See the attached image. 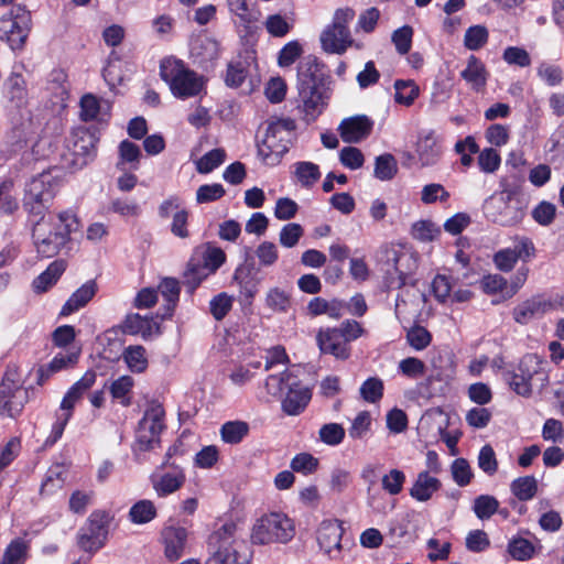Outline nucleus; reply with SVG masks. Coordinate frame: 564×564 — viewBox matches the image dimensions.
<instances>
[{
  "label": "nucleus",
  "instance_id": "nucleus-23",
  "mask_svg": "<svg viewBox=\"0 0 564 564\" xmlns=\"http://www.w3.org/2000/svg\"><path fill=\"white\" fill-rule=\"evenodd\" d=\"M229 12L235 17L236 25L246 33L259 22L261 12L250 7L248 0H227Z\"/></svg>",
  "mask_w": 564,
  "mask_h": 564
},
{
  "label": "nucleus",
  "instance_id": "nucleus-54",
  "mask_svg": "<svg viewBox=\"0 0 564 564\" xmlns=\"http://www.w3.org/2000/svg\"><path fill=\"white\" fill-rule=\"evenodd\" d=\"M405 474L397 468L389 470L381 478L382 489L391 496H397L403 490Z\"/></svg>",
  "mask_w": 564,
  "mask_h": 564
},
{
  "label": "nucleus",
  "instance_id": "nucleus-59",
  "mask_svg": "<svg viewBox=\"0 0 564 564\" xmlns=\"http://www.w3.org/2000/svg\"><path fill=\"white\" fill-rule=\"evenodd\" d=\"M101 111V104L97 97L87 94L80 99V118L84 121L98 120Z\"/></svg>",
  "mask_w": 564,
  "mask_h": 564
},
{
  "label": "nucleus",
  "instance_id": "nucleus-56",
  "mask_svg": "<svg viewBox=\"0 0 564 564\" xmlns=\"http://www.w3.org/2000/svg\"><path fill=\"white\" fill-rule=\"evenodd\" d=\"M395 101L398 104L410 106L419 95V88L413 82L397 80L394 84Z\"/></svg>",
  "mask_w": 564,
  "mask_h": 564
},
{
  "label": "nucleus",
  "instance_id": "nucleus-62",
  "mask_svg": "<svg viewBox=\"0 0 564 564\" xmlns=\"http://www.w3.org/2000/svg\"><path fill=\"white\" fill-rule=\"evenodd\" d=\"M303 53V47L299 41L288 42L279 52L278 64L281 67L291 66Z\"/></svg>",
  "mask_w": 564,
  "mask_h": 564
},
{
  "label": "nucleus",
  "instance_id": "nucleus-61",
  "mask_svg": "<svg viewBox=\"0 0 564 564\" xmlns=\"http://www.w3.org/2000/svg\"><path fill=\"white\" fill-rule=\"evenodd\" d=\"M431 340L432 336L429 330L420 325L411 327L406 333V341L415 350H423Z\"/></svg>",
  "mask_w": 564,
  "mask_h": 564
},
{
  "label": "nucleus",
  "instance_id": "nucleus-14",
  "mask_svg": "<svg viewBox=\"0 0 564 564\" xmlns=\"http://www.w3.org/2000/svg\"><path fill=\"white\" fill-rule=\"evenodd\" d=\"M534 377H540L542 386L546 381V376L541 371L540 361L534 355H527L521 360L517 371L509 373L507 381L510 388L519 395L529 397L532 392V381Z\"/></svg>",
  "mask_w": 564,
  "mask_h": 564
},
{
  "label": "nucleus",
  "instance_id": "nucleus-63",
  "mask_svg": "<svg viewBox=\"0 0 564 564\" xmlns=\"http://www.w3.org/2000/svg\"><path fill=\"white\" fill-rule=\"evenodd\" d=\"M318 467V459L310 453H300L291 460L293 471L308 475L314 473Z\"/></svg>",
  "mask_w": 564,
  "mask_h": 564
},
{
  "label": "nucleus",
  "instance_id": "nucleus-8",
  "mask_svg": "<svg viewBox=\"0 0 564 564\" xmlns=\"http://www.w3.org/2000/svg\"><path fill=\"white\" fill-rule=\"evenodd\" d=\"M96 379V372L88 370L67 390L61 402L59 412L56 414V421L53 423L51 433L45 440V446L54 445L62 437L76 403L95 384Z\"/></svg>",
  "mask_w": 564,
  "mask_h": 564
},
{
  "label": "nucleus",
  "instance_id": "nucleus-64",
  "mask_svg": "<svg viewBox=\"0 0 564 564\" xmlns=\"http://www.w3.org/2000/svg\"><path fill=\"white\" fill-rule=\"evenodd\" d=\"M532 218L541 226H549L556 215V206L550 202H540L531 212Z\"/></svg>",
  "mask_w": 564,
  "mask_h": 564
},
{
  "label": "nucleus",
  "instance_id": "nucleus-30",
  "mask_svg": "<svg viewBox=\"0 0 564 564\" xmlns=\"http://www.w3.org/2000/svg\"><path fill=\"white\" fill-rule=\"evenodd\" d=\"M66 269L63 260L53 261L47 269L33 280L32 286L36 293H44L52 288Z\"/></svg>",
  "mask_w": 564,
  "mask_h": 564
},
{
  "label": "nucleus",
  "instance_id": "nucleus-60",
  "mask_svg": "<svg viewBox=\"0 0 564 564\" xmlns=\"http://www.w3.org/2000/svg\"><path fill=\"white\" fill-rule=\"evenodd\" d=\"M212 273L203 268L200 263H195L193 260L188 263L187 270L184 274V283L188 286L189 291L193 292L203 280H205Z\"/></svg>",
  "mask_w": 564,
  "mask_h": 564
},
{
  "label": "nucleus",
  "instance_id": "nucleus-18",
  "mask_svg": "<svg viewBox=\"0 0 564 564\" xmlns=\"http://www.w3.org/2000/svg\"><path fill=\"white\" fill-rule=\"evenodd\" d=\"M344 529L338 520H324L317 528L316 540L319 550L332 561L341 558Z\"/></svg>",
  "mask_w": 564,
  "mask_h": 564
},
{
  "label": "nucleus",
  "instance_id": "nucleus-48",
  "mask_svg": "<svg viewBox=\"0 0 564 564\" xmlns=\"http://www.w3.org/2000/svg\"><path fill=\"white\" fill-rule=\"evenodd\" d=\"M411 234L414 239L431 242L441 235V229L430 220H420L413 224Z\"/></svg>",
  "mask_w": 564,
  "mask_h": 564
},
{
  "label": "nucleus",
  "instance_id": "nucleus-39",
  "mask_svg": "<svg viewBox=\"0 0 564 564\" xmlns=\"http://www.w3.org/2000/svg\"><path fill=\"white\" fill-rule=\"evenodd\" d=\"M398 172V164L394 156L390 153H384L376 158L375 161V177L380 181H390Z\"/></svg>",
  "mask_w": 564,
  "mask_h": 564
},
{
  "label": "nucleus",
  "instance_id": "nucleus-15",
  "mask_svg": "<svg viewBox=\"0 0 564 564\" xmlns=\"http://www.w3.org/2000/svg\"><path fill=\"white\" fill-rule=\"evenodd\" d=\"M96 140L94 134L85 129H76L72 131L66 140V149L68 153H63L64 166H77L86 163L88 158L95 153Z\"/></svg>",
  "mask_w": 564,
  "mask_h": 564
},
{
  "label": "nucleus",
  "instance_id": "nucleus-10",
  "mask_svg": "<svg viewBox=\"0 0 564 564\" xmlns=\"http://www.w3.org/2000/svg\"><path fill=\"white\" fill-rule=\"evenodd\" d=\"M355 18V11L350 8L337 9L333 21L321 34L322 48L330 54H343L350 46L360 48V44H355L348 24Z\"/></svg>",
  "mask_w": 564,
  "mask_h": 564
},
{
  "label": "nucleus",
  "instance_id": "nucleus-1",
  "mask_svg": "<svg viewBox=\"0 0 564 564\" xmlns=\"http://www.w3.org/2000/svg\"><path fill=\"white\" fill-rule=\"evenodd\" d=\"M55 172L56 169L43 171L24 186L23 208L32 226L34 246L42 258L57 254L79 226L77 217L69 210L48 214L50 203L61 185V178Z\"/></svg>",
  "mask_w": 564,
  "mask_h": 564
},
{
  "label": "nucleus",
  "instance_id": "nucleus-16",
  "mask_svg": "<svg viewBox=\"0 0 564 564\" xmlns=\"http://www.w3.org/2000/svg\"><path fill=\"white\" fill-rule=\"evenodd\" d=\"M108 516L101 511L93 512L78 532V545L86 552H96L108 536Z\"/></svg>",
  "mask_w": 564,
  "mask_h": 564
},
{
  "label": "nucleus",
  "instance_id": "nucleus-3",
  "mask_svg": "<svg viewBox=\"0 0 564 564\" xmlns=\"http://www.w3.org/2000/svg\"><path fill=\"white\" fill-rule=\"evenodd\" d=\"M264 388L267 393L272 397H281L285 391L281 408L285 414L292 416L304 412L312 399V390L301 383L289 369L270 375L265 379Z\"/></svg>",
  "mask_w": 564,
  "mask_h": 564
},
{
  "label": "nucleus",
  "instance_id": "nucleus-29",
  "mask_svg": "<svg viewBox=\"0 0 564 564\" xmlns=\"http://www.w3.org/2000/svg\"><path fill=\"white\" fill-rule=\"evenodd\" d=\"M141 158V150L135 143L123 140L119 144L117 169L119 171H137Z\"/></svg>",
  "mask_w": 564,
  "mask_h": 564
},
{
  "label": "nucleus",
  "instance_id": "nucleus-27",
  "mask_svg": "<svg viewBox=\"0 0 564 564\" xmlns=\"http://www.w3.org/2000/svg\"><path fill=\"white\" fill-rule=\"evenodd\" d=\"M460 77L475 91H481L487 84L488 72L485 64L475 55L467 58L466 67L460 72Z\"/></svg>",
  "mask_w": 564,
  "mask_h": 564
},
{
  "label": "nucleus",
  "instance_id": "nucleus-24",
  "mask_svg": "<svg viewBox=\"0 0 564 564\" xmlns=\"http://www.w3.org/2000/svg\"><path fill=\"white\" fill-rule=\"evenodd\" d=\"M343 336L336 328L321 330L317 335V344L322 352L330 354L337 359H347L349 346Z\"/></svg>",
  "mask_w": 564,
  "mask_h": 564
},
{
  "label": "nucleus",
  "instance_id": "nucleus-31",
  "mask_svg": "<svg viewBox=\"0 0 564 564\" xmlns=\"http://www.w3.org/2000/svg\"><path fill=\"white\" fill-rule=\"evenodd\" d=\"M29 541L15 538L6 546L0 564H25L29 558Z\"/></svg>",
  "mask_w": 564,
  "mask_h": 564
},
{
  "label": "nucleus",
  "instance_id": "nucleus-46",
  "mask_svg": "<svg viewBox=\"0 0 564 564\" xmlns=\"http://www.w3.org/2000/svg\"><path fill=\"white\" fill-rule=\"evenodd\" d=\"M65 481V469L62 465L52 466L42 482V494H53L57 489H61Z\"/></svg>",
  "mask_w": 564,
  "mask_h": 564
},
{
  "label": "nucleus",
  "instance_id": "nucleus-44",
  "mask_svg": "<svg viewBox=\"0 0 564 564\" xmlns=\"http://www.w3.org/2000/svg\"><path fill=\"white\" fill-rule=\"evenodd\" d=\"M534 552V545L524 538H513L508 543V553L517 561H528Z\"/></svg>",
  "mask_w": 564,
  "mask_h": 564
},
{
  "label": "nucleus",
  "instance_id": "nucleus-49",
  "mask_svg": "<svg viewBox=\"0 0 564 564\" xmlns=\"http://www.w3.org/2000/svg\"><path fill=\"white\" fill-rule=\"evenodd\" d=\"M226 152L224 149H213L204 154L196 163V169L202 174H207L224 163Z\"/></svg>",
  "mask_w": 564,
  "mask_h": 564
},
{
  "label": "nucleus",
  "instance_id": "nucleus-55",
  "mask_svg": "<svg viewBox=\"0 0 564 564\" xmlns=\"http://www.w3.org/2000/svg\"><path fill=\"white\" fill-rule=\"evenodd\" d=\"M303 235L304 229L300 224L289 223L281 228L279 242L284 248H294Z\"/></svg>",
  "mask_w": 564,
  "mask_h": 564
},
{
  "label": "nucleus",
  "instance_id": "nucleus-26",
  "mask_svg": "<svg viewBox=\"0 0 564 564\" xmlns=\"http://www.w3.org/2000/svg\"><path fill=\"white\" fill-rule=\"evenodd\" d=\"M50 141L46 138H41L36 142L17 141L13 144L12 152L14 155H19L23 165H29L33 161L44 159L48 156L45 149L50 145Z\"/></svg>",
  "mask_w": 564,
  "mask_h": 564
},
{
  "label": "nucleus",
  "instance_id": "nucleus-12",
  "mask_svg": "<svg viewBox=\"0 0 564 564\" xmlns=\"http://www.w3.org/2000/svg\"><path fill=\"white\" fill-rule=\"evenodd\" d=\"M165 412L161 404L152 403L145 410L137 430L135 446L139 451H149L160 443V435L165 427Z\"/></svg>",
  "mask_w": 564,
  "mask_h": 564
},
{
  "label": "nucleus",
  "instance_id": "nucleus-9",
  "mask_svg": "<svg viewBox=\"0 0 564 564\" xmlns=\"http://www.w3.org/2000/svg\"><path fill=\"white\" fill-rule=\"evenodd\" d=\"M237 525L234 522H226L218 528L209 538V545L214 551L205 564H245L246 556L240 554L241 542L236 539Z\"/></svg>",
  "mask_w": 564,
  "mask_h": 564
},
{
  "label": "nucleus",
  "instance_id": "nucleus-25",
  "mask_svg": "<svg viewBox=\"0 0 564 564\" xmlns=\"http://www.w3.org/2000/svg\"><path fill=\"white\" fill-rule=\"evenodd\" d=\"M442 487L441 480L430 471H420L410 488V496L420 502L430 500Z\"/></svg>",
  "mask_w": 564,
  "mask_h": 564
},
{
  "label": "nucleus",
  "instance_id": "nucleus-41",
  "mask_svg": "<svg viewBox=\"0 0 564 564\" xmlns=\"http://www.w3.org/2000/svg\"><path fill=\"white\" fill-rule=\"evenodd\" d=\"M488 37L489 33L486 26L473 25L465 32L464 45L470 51H478L488 42Z\"/></svg>",
  "mask_w": 564,
  "mask_h": 564
},
{
  "label": "nucleus",
  "instance_id": "nucleus-52",
  "mask_svg": "<svg viewBox=\"0 0 564 564\" xmlns=\"http://www.w3.org/2000/svg\"><path fill=\"white\" fill-rule=\"evenodd\" d=\"M372 419L368 411L359 412L348 429V435L352 440H362L371 429Z\"/></svg>",
  "mask_w": 564,
  "mask_h": 564
},
{
  "label": "nucleus",
  "instance_id": "nucleus-47",
  "mask_svg": "<svg viewBox=\"0 0 564 564\" xmlns=\"http://www.w3.org/2000/svg\"><path fill=\"white\" fill-rule=\"evenodd\" d=\"M267 32L274 37L285 36L293 28V22L279 13L271 14L264 22Z\"/></svg>",
  "mask_w": 564,
  "mask_h": 564
},
{
  "label": "nucleus",
  "instance_id": "nucleus-28",
  "mask_svg": "<svg viewBox=\"0 0 564 564\" xmlns=\"http://www.w3.org/2000/svg\"><path fill=\"white\" fill-rule=\"evenodd\" d=\"M97 284L94 280H89L78 288L65 302L61 310V315L68 316L74 312L86 306L97 293Z\"/></svg>",
  "mask_w": 564,
  "mask_h": 564
},
{
  "label": "nucleus",
  "instance_id": "nucleus-6",
  "mask_svg": "<svg viewBox=\"0 0 564 564\" xmlns=\"http://www.w3.org/2000/svg\"><path fill=\"white\" fill-rule=\"evenodd\" d=\"M293 519L281 511H271L257 518L250 529L253 545L286 544L295 536Z\"/></svg>",
  "mask_w": 564,
  "mask_h": 564
},
{
  "label": "nucleus",
  "instance_id": "nucleus-2",
  "mask_svg": "<svg viewBox=\"0 0 564 564\" xmlns=\"http://www.w3.org/2000/svg\"><path fill=\"white\" fill-rule=\"evenodd\" d=\"M297 109L306 122L315 121L325 110L329 91L317 75L315 58L301 63L297 69Z\"/></svg>",
  "mask_w": 564,
  "mask_h": 564
},
{
  "label": "nucleus",
  "instance_id": "nucleus-33",
  "mask_svg": "<svg viewBox=\"0 0 564 564\" xmlns=\"http://www.w3.org/2000/svg\"><path fill=\"white\" fill-rule=\"evenodd\" d=\"M249 431V424L245 421H228L220 427V437L224 443L235 445L241 443Z\"/></svg>",
  "mask_w": 564,
  "mask_h": 564
},
{
  "label": "nucleus",
  "instance_id": "nucleus-13",
  "mask_svg": "<svg viewBox=\"0 0 564 564\" xmlns=\"http://www.w3.org/2000/svg\"><path fill=\"white\" fill-rule=\"evenodd\" d=\"M28 402V390L23 389L18 375L8 371L0 383V415L17 417Z\"/></svg>",
  "mask_w": 564,
  "mask_h": 564
},
{
  "label": "nucleus",
  "instance_id": "nucleus-20",
  "mask_svg": "<svg viewBox=\"0 0 564 564\" xmlns=\"http://www.w3.org/2000/svg\"><path fill=\"white\" fill-rule=\"evenodd\" d=\"M373 128V121L365 115H357L341 120L338 132L346 143H359L367 139Z\"/></svg>",
  "mask_w": 564,
  "mask_h": 564
},
{
  "label": "nucleus",
  "instance_id": "nucleus-45",
  "mask_svg": "<svg viewBox=\"0 0 564 564\" xmlns=\"http://www.w3.org/2000/svg\"><path fill=\"white\" fill-rule=\"evenodd\" d=\"M134 386V380L130 376H121L110 386V393L113 399L120 400L121 404L128 406L131 403L129 393Z\"/></svg>",
  "mask_w": 564,
  "mask_h": 564
},
{
  "label": "nucleus",
  "instance_id": "nucleus-21",
  "mask_svg": "<svg viewBox=\"0 0 564 564\" xmlns=\"http://www.w3.org/2000/svg\"><path fill=\"white\" fill-rule=\"evenodd\" d=\"M162 542L164 544V555L170 562L180 560L185 550L188 532L180 525H166L162 530Z\"/></svg>",
  "mask_w": 564,
  "mask_h": 564
},
{
  "label": "nucleus",
  "instance_id": "nucleus-35",
  "mask_svg": "<svg viewBox=\"0 0 564 564\" xmlns=\"http://www.w3.org/2000/svg\"><path fill=\"white\" fill-rule=\"evenodd\" d=\"M294 176L303 187L311 188L321 178V171L317 164L301 161L294 164Z\"/></svg>",
  "mask_w": 564,
  "mask_h": 564
},
{
  "label": "nucleus",
  "instance_id": "nucleus-5",
  "mask_svg": "<svg viewBox=\"0 0 564 564\" xmlns=\"http://www.w3.org/2000/svg\"><path fill=\"white\" fill-rule=\"evenodd\" d=\"M296 122L292 118H275L268 122L264 137L258 144V155L270 166L280 163L295 140Z\"/></svg>",
  "mask_w": 564,
  "mask_h": 564
},
{
  "label": "nucleus",
  "instance_id": "nucleus-22",
  "mask_svg": "<svg viewBox=\"0 0 564 564\" xmlns=\"http://www.w3.org/2000/svg\"><path fill=\"white\" fill-rule=\"evenodd\" d=\"M551 308L552 304L549 301L535 295L518 304L513 308L512 316L517 323L525 325L534 318L543 316Z\"/></svg>",
  "mask_w": 564,
  "mask_h": 564
},
{
  "label": "nucleus",
  "instance_id": "nucleus-42",
  "mask_svg": "<svg viewBox=\"0 0 564 564\" xmlns=\"http://www.w3.org/2000/svg\"><path fill=\"white\" fill-rule=\"evenodd\" d=\"M346 431L339 423H326L318 431L319 441L328 446H338L345 438Z\"/></svg>",
  "mask_w": 564,
  "mask_h": 564
},
{
  "label": "nucleus",
  "instance_id": "nucleus-43",
  "mask_svg": "<svg viewBox=\"0 0 564 564\" xmlns=\"http://www.w3.org/2000/svg\"><path fill=\"white\" fill-rule=\"evenodd\" d=\"M265 305L274 312H286L291 305L290 294L280 288H271L265 294Z\"/></svg>",
  "mask_w": 564,
  "mask_h": 564
},
{
  "label": "nucleus",
  "instance_id": "nucleus-57",
  "mask_svg": "<svg viewBox=\"0 0 564 564\" xmlns=\"http://www.w3.org/2000/svg\"><path fill=\"white\" fill-rule=\"evenodd\" d=\"M14 184L11 180L0 183V209L4 214H13L19 208L17 198L12 195Z\"/></svg>",
  "mask_w": 564,
  "mask_h": 564
},
{
  "label": "nucleus",
  "instance_id": "nucleus-58",
  "mask_svg": "<svg viewBox=\"0 0 564 564\" xmlns=\"http://www.w3.org/2000/svg\"><path fill=\"white\" fill-rule=\"evenodd\" d=\"M449 198V193L442 184L431 183L421 191V200L423 204H434L436 202L445 203Z\"/></svg>",
  "mask_w": 564,
  "mask_h": 564
},
{
  "label": "nucleus",
  "instance_id": "nucleus-32",
  "mask_svg": "<svg viewBox=\"0 0 564 564\" xmlns=\"http://www.w3.org/2000/svg\"><path fill=\"white\" fill-rule=\"evenodd\" d=\"M447 426L448 416L438 408L426 411L419 423L420 431H426L427 433L434 432V435L443 434L447 430Z\"/></svg>",
  "mask_w": 564,
  "mask_h": 564
},
{
  "label": "nucleus",
  "instance_id": "nucleus-50",
  "mask_svg": "<svg viewBox=\"0 0 564 564\" xmlns=\"http://www.w3.org/2000/svg\"><path fill=\"white\" fill-rule=\"evenodd\" d=\"M512 241L513 246L510 248L518 260L529 262L535 257L536 249L531 238L517 235L512 238Z\"/></svg>",
  "mask_w": 564,
  "mask_h": 564
},
{
  "label": "nucleus",
  "instance_id": "nucleus-19",
  "mask_svg": "<svg viewBox=\"0 0 564 564\" xmlns=\"http://www.w3.org/2000/svg\"><path fill=\"white\" fill-rule=\"evenodd\" d=\"M415 153L422 167L433 166L440 161L442 148L434 130L425 129L419 132Z\"/></svg>",
  "mask_w": 564,
  "mask_h": 564
},
{
  "label": "nucleus",
  "instance_id": "nucleus-51",
  "mask_svg": "<svg viewBox=\"0 0 564 564\" xmlns=\"http://www.w3.org/2000/svg\"><path fill=\"white\" fill-rule=\"evenodd\" d=\"M359 391L366 402L377 403L383 395V381L378 377H370L361 384Z\"/></svg>",
  "mask_w": 564,
  "mask_h": 564
},
{
  "label": "nucleus",
  "instance_id": "nucleus-17",
  "mask_svg": "<svg viewBox=\"0 0 564 564\" xmlns=\"http://www.w3.org/2000/svg\"><path fill=\"white\" fill-rule=\"evenodd\" d=\"M171 453L167 452L166 460L162 464V469L152 474L150 479L156 496L167 497L183 487L186 480V474L183 467L169 464Z\"/></svg>",
  "mask_w": 564,
  "mask_h": 564
},
{
  "label": "nucleus",
  "instance_id": "nucleus-37",
  "mask_svg": "<svg viewBox=\"0 0 564 564\" xmlns=\"http://www.w3.org/2000/svg\"><path fill=\"white\" fill-rule=\"evenodd\" d=\"M158 514L153 501L148 499L139 500L133 503L129 510V519L134 524H145L151 522Z\"/></svg>",
  "mask_w": 564,
  "mask_h": 564
},
{
  "label": "nucleus",
  "instance_id": "nucleus-53",
  "mask_svg": "<svg viewBox=\"0 0 564 564\" xmlns=\"http://www.w3.org/2000/svg\"><path fill=\"white\" fill-rule=\"evenodd\" d=\"M451 474L455 484L459 487L469 485L474 473L465 458H456L451 465Z\"/></svg>",
  "mask_w": 564,
  "mask_h": 564
},
{
  "label": "nucleus",
  "instance_id": "nucleus-4",
  "mask_svg": "<svg viewBox=\"0 0 564 564\" xmlns=\"http://www.w3.org/2000/svg\"><path fill=\"white\" fill-rule=\"evenodd\" d=\"M160 76L177 99L193 98L205 90L204 76L191 69L182 59L173 56L161 61Z\"/></svg>",
  "mask_w": 564,
  "mask_h": 564
},
{
  "label": "nucleus",
  "instance_id": "nucleus-11",
  "mask_svg": "<svg viewBox=\"0 0 564 564\" xmlns=\"http://www.w3.org/2000/svg\"><path fill=\"white\" fill-rule=\"evenodd\" d=\"M31 30V13L21 6L13 7L0 18V40L11 50L23 47Z\"/></svg>",
  "mask_w": 564,
  "mask_h": 564
},
{
  "label": "nucleus",
  "instance_id": "nucleus-36",
  "mask_svg": "<svg viewBox=\"0 0 564 564\" xmlns=\"http://www.w3.org/2000/svg\"><path fill=\"white\" fill-rule=\"evenodd\" d=\"M8 98L17 106L21 107L26 100V88L23 76L13 72L4 83Z\"/></svg>",
  "mask_w": 564,
  "mask_h": 564
},
{
  "label": "nucleus",
  "instance_id": "nucleus-34",
  "mask_svg": "<svg viewBox=\"0 0 564 564\" xmlns=\"http://www.w3.org/2000/svg\"><path fill=\"white\" fill-rule=\"evenodd\" d=\"M122 358L130 371L134 373H142L148 368L147 350L143 346H128L123 350Z\"/></svg>",
  "mask_w": 564,
  "mask_h": 564
},
{
  "label": "nucleus",
  "instance_id": "nucleus-40",
  "mask_svg": "<svg viewBox=\"0 0 564 564\" xmlns=\"http://www.w3.org/2000/svg\"><path fill=\"white\" fill-rule=\"evenodd\" d=\"M499 501L490 495H480L475 498L473 510L479 520L490 519L499 509Z\"/></svg>",
  "mask_w": 564,
  "mask_h": 564
},
{
  "label": "nucleus",
  "instance_id": "nucleus-7",
  "mask_svg": "<svg viewBox=\"0 0 564 564\" xmlns=\"http://www.w3.org/2000/svg\"><path fill=\"white\" fill-rule=\"evenodd\" d=\"M482 209L488 220L502 227L517 226L525 215L514 187H505L492 194L485 200Z\"/></svg>",
  "mask_w": 564,
  "mask_h": 564
},
{
  "label": "nucleus",
  "instance_id": "nucleus-38",
  "mask_svg": "<svg viewBox=\"0 0 564 564\" xmlns=\"http://www.w3.org/2000/svg\"><path fill=\"white\" fill-rule=\"evenodd\" d=\"M511 492L521 501H529L538 492V480L533 476L514 479L510 485Z\"/></svg>",
  "mask_w": 564,
  "mask_h": 564
}]
</instances>
